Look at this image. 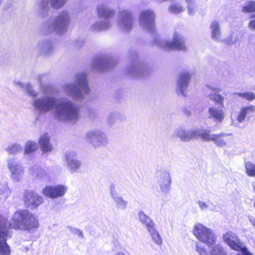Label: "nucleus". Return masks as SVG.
Wrapping results in <instances>:
<instances>
[{"label": "nucleus", "instance_id": "39", "mask_svg": "<svg viewBox=\"0 0 255 255\" xmlns=\"http://www.w3.org/2000/svg\"><path fill=\"white\" fill-rule=\"evenodd\" d=\"M67 0H50L51 6L56 9L62 7L66 3Z\"/></svg>", "mask_w": 255, "mask_h": 255}, {"label": "nucleus", "instance_id": "38", "mask_svg": "<svg viewBox=\"0 0 255 255\" xmlns=\"http://www.w3.org/2000/svg\"><path fill=\"white\" fill-rule=\"evenodd\" d=\"M246 173L250 176H255V164L251 162L246 163Z\"/></svg>", "mask_w": 255, "mask_h": 255}, {"label": "nucleus", "instance_id": "28", "mask_svg": "<svg viewBox=\"0 0 255 255\" xmlns=\"http://www.w3.org/2000/svg\"><path fill=\"white\" fill-rule=\"evenodd\" d=\"M210 27L212 38L215 40L219 41L221 35L219 22L217 20L213 21Z\"/></svg>", "mask_w": 255, "mask_h": 255}, {"label": "nucleus", "instance_id": "48", "mask_svg": "<svg viewBox=\"0 0 255 255\" xmlns=\"http://www.w3.org/2000/svg\"><path fill=\"white\" fill-rule=\"evenodd\" d=\"M211 89L215 91L216 93H219L222 91V89L217 87H209Z\"/></svg>", "mask_w": 255, "mask_h": 255}, {"label": "nucleus", "instance_id": "22", "mask_svg": "<svg viewBox=\"0 0 255 255\" xmlns=\"http://www.w3.org/2000/svg\"><path fill=\"white\" fill-rule=\"evenodd\" d=\"M190 77L191 75L188 72H183L178 79V92H180L184 96H186L185 92L188 87Z\"/></svg>", "mask_w": 255, "mask_h": 255}, {"label": "nucleus", "instance_id": "14", "mask_svg": "<svg viewBox=\"0 0 255 255\" xmlns=\"http://www.w3.org/2000/svg\"><path fill=\"white\" fill-rule=\"evenodd\" d=\"M64 161L67 169L71 173L78 172L82 166L81 161L77 158L74 151L66 152L64 154Z\"/></svg>", "mask_w": 255, "mask_h": 255}, {"label": "nucleus", "instance_id": "15", "mask_svg": "<svg viewBox=\"0 0 255 255\" xmlns=\"http://www.w3.org/2000/svg\"><path fill=\"white\" fill-rule=\"evenodd\" d=\"M201 128L185 130L181 128H176L174 130L172 136L178 137L182 141H188L193 138L198 137H201V134L202 132Z\"/></svg>", "mask_w": 255, "mask_h": 255}, {"label": "nucleus", "instance_id": "8", "mask_svg": "<svg viewBox=\"0 0 255 255\" xmlns=\"http://www.w3.org/2000/svg\"><path fill=\"white\" fill-rule=\"evenodd\" d=\"M86 141L95 148L106 146L108 143L106 134L100 129H93L86 132Z\"/></svg>", "mask_w": 255, "mask_h": 255}, {"label": "nucleus", "instance_id": "23", "mask_svg": "<svg viewBox=\"0 0 255 255\" xmlns=\"http://www.w3.org/2000/svg\"><path fill=\"white\" fill-rule=\"evenodd\" d=\"M209 117L216 122L222 123L225 118V112L222 107H211L208 109Z\"/></svg>", "mask_w": 255, "mask_h": 255}, {"label": "nucleus", "instance_id": "26", "mask_svg": "<svg viewBox=\"0 0 255 255\" xmlns=\"http://www.w3.org/2000/svg\"><path fill=\"white\" fill-rule=\"evenodd\" d=\"M38 47L42 53L49 56L54 51V47L49 41H44L38 44Z\"/></svg>", "mask_w": 255, "mask_h": 255}, {"label": "nucleus", "instance_id": "45", "mask_svg": "<svg viewBox=\"0 0 255 255\" xmlns=\"http://www.w3.org/2000/svg\"><path fill=\"white\" fill-rule=\"evenodd\" d=\"M251 19L249 24V27L252 29L255 30V15H252Z\"/></svg>", "mask_w": 255, "mask_h": 255}, {"label": "nucleus", "instance_id": "44", "mask_svg": "<svg viewBox=\"0 0 255 255\" xmlns=\"http://www.w3.org/2000/svg\"><path fill=\"white\" fill-rule=\"evenodd\" d=\"M188 13L189 15H193L197 9V5L195 3L192 4H188L187 5Z\"/></svg>", "mask_w": 255, "mask_h": 255}, {"label": "nucleus", "instance_id": "9", "mask_svg": "<svg viewBox=\"0 0 255 255\" xmlns=\"http://www.w3.org/2000/svg\"><path fill=\"white\" fill-rule=\"evenodd\" d=\"M155 13L151 9L141 11L139 15V23L145 30L153 33L155 30Z\"/></svg>", "mask_w": 255, "mask_h": 255}, {"label": "nucleus", "instance_id": "50", "mask_svg": "<svg viewBox=\"0 0 255 255\" xmlns=\"http://www.w3.org/2000/svg\"><path fill=\"white\" fill-rule=\"evenodd\" d=\"M115 255H127L125 254V253H124L123 252H119L117 253Z\"/></svg>", "mask_w": 255, "mask_h": 255}, {"label": "nucleus", "instance_id": "13", "mask_svg": "<svg viewBox=\"0 0 255 255\" xmlns=\"http://www.w3.org/2000/svg\"><path fill=\"white\" fill-rule=\"evenodd\" d=\"M68 190V187L65 185L58 184L55 186H47L42 190V194L51 199L62 197Z\"/></svg>", "mask_w": 255, "mask_h": 255}, {"label": "nucleus", "instance_id": "36", "mask_svg": "<svg viewBox=\"0 0 255 255\" xmlns=\"http://www.w3.org/2000/svg\"><path fill=\"white\" fill-rule=\"evenodd\" d=\"M38 145L37 143L33 141H27L24 146V154H30L37 150Z\"/></svg>", "mask_w": 255, "mask_h": 255}, {"label": "nucleus", "instance_id": "32", "mask_svg": "<svg viewBox=\"0 0 255 255\" xmlns=\"http://www.w3.org/2000/svg\"><path fill=\"white\" fill-rule=\"evenodd\" d=\"M184 9L185 8L182 4L178 2H171L168 7L169 12L174 14H179L183 12Z\"/></svg>", "mask_w": 255, "mask_h": 255}, {"label": "nucleus", "instance_id": "2", "mask_svg": "<svg viewBox=\"0 0 255 255\" xmlns=\"http://www.w3.org/2000/svg\"><path fill=\"white\" fill-rule=\"evenodd\" d=\"M39 221L34 214L27 209H19L12 215L10 221L0 214V255H10V246L6 242L9 228L22 231L37 229Z\"/></svg>", "mask_w": 255, "mask_h": 255}, {"label": "nucleus", "instance_id": "1", "mask_svg": "<svg viewBox=\"0 0 255 255\" xmlns=\"http://www.w3.org/2000/svg\"><path fill=\"white\" fill-rule=\"evenodd\" d=\"M46 75L38 74L36 79L40 85L41 90L43 93L42 97L36 98L38 93L28 83H23L14 81V84L24 90L30 96L35 98L32 101V106L35 113L38 116L45 115L52 110H54L56 118L61 121H67L72 124L76 123L80 117V109L72 101L67 98L56 99L51 94L53 89L50 86H43L42 83Z\"/></svg>", "mask_w": 255, "mask_h": 255}, {"label": "nucleus", "instance_id": "51", "mask_svg": "<svg viewBox=\"0 0 255 255\" xmlns=\"http://www.w3.org/2000/svg\"><path fill=\"white\" fill-rule=\"evenodd\" d=\"M251 222H252L253 225L255 226V219H251Z\"/></svg>", "mask_w": 255, "mask_h": 255}, {"label": "nucleus", "instance_id": "37", "mask_svg": "<svg viewBox=\"0 0 255 255\" xmlns=\"http://www.w3.org/2000/svg\"><path fill=\"white\" fill-rule=\"evenodd\" d=\"M210 100L224 107V97L217 93L211 94L208 95Z\"/></svg>", "mask_w": 255, "mask_h": 255}, {"label": "nucleus", "instance_id": "17", "mask_svg": "<svg viewBox=\"0 0 255 255\" xmlns=\"http://www.w3.org/2000/svg\"><path fill=\"white\" fill-rule=\"evenodd\" d=\"M109 194L117 209L125 210L127 208L128 201L118 193L114 183H111L109 186Z\"/></svg>", "mask_w": 255, "mask_h": 255}, {"label": "nucleus", "instance_id": "24", "mask_svg": "<svg viewBox=\"0 0 255 255\" xmlns=\"http://www.w3.org/2000/svg\"><path fill=\"white\" fill-rule=\"evenodd\" d=\"M39 143L44 152H51L52 150L53 147L50 143V138L48 133H44L40 136Z\"/></svg>", "mask_w": 255, "mask_h": 255}, {"label": "nucleus", "instance_id": "40", "mask_svg": "<svg viewBox=\"0 0 255 255\" xmlns=\"http://www.w3.org/2000/svg\"><path fill=\"white\" fill-rule=\"evenodd\" d=\"M195 249L199 255H208V253L205 247L198 243L195 244Z\"/></svg>", "mask_w": 255, "mask_h": 255}, {"label": "nucleus", "instance_id": "53", "mask_svg": "<svg viewBox=\"0 0 255 255\" xmlns=\"http://www.w3.org/2000/svg\"><path fill=\"white\" fill-rule=\"evenodd\" d=\"M1 0H0V4H1Z\"/></svg>", "mask_w": 255, "mask_h": 255}, {"label": "nucleus", "instance_id": "49", "mask_svg": "<svg viewBox=\"0 0 255 255\" xmlns=\"http://www.w3.org/2000/svg\"><path fill=\"white\" fill-rule=\"evenodd\" d=\"M185 2L187 3V5L188 4H192L195 3V0H185Z\"/></svg>", "mask_w": 255, "mask_h": 255}, {"label": "nucleus", "instance_id": "27", "mask_svg": "<svg viewBox=\"0 0 255 255\" xmlns=\"http://www.w3.org/2000/svg\"><path fill=\"white\" fill-rule=\"evenodd\" d=\"M255 112V107L254 106H250L243 108L238 117L237 120L240 123L243 122L247 116L253 114Z\"/></svg>", "mask_w": 255, "mask_h": 255}, {"label": "nucleus", "instance_id": "7", "mask_svg": "<svg viewBox=\"0 0 255 255\" xmlns=\"http://www.w3.org/2000/svg\"><path fill=\"white\" fill-rule=\"evenodd\" d=\"M154 44L166 50L172 49L184 50L186 49L183 37L176 32L174 33L172 41L158 38L155 41Z\"/></svg>", "mask_w": 255, "mask_h": 255}, {"label": "nucleus", "instance_id": "18", "mask_svg": "<svg viewBox=\"0 0 255 255\" xmlns=\"http://www.w3.org/2000/svg\"><path fill=\"white\" fill-rule=\"evenodd\" d=\"M228 135L229 134L224 132L219 134H211L209 131L202 129L201 138L205 141H213L217 146L221 147L226 146V141L223 137Z\"/></svg>", "mask_w": 255, "mask_h": 255}, {"label": "nucleus", "instance_id": "21", "mask_svg": "<svg viewBox=\"0 0 255 255\" xmlns=\"http://www.w3.org/2000/svg\"><path fill=\"white\" fill-rule=\"evenodd\" d=\"M224 241L233 249L240 251L243 249L239 244V241L236 235L231 231L225 233L223 236Z\"/></svg>", "mask_w": 255, "mask_h": 255}, {"label": "nucleus", "instance_id": "42", "mask_svg": "<svg viewBox=\"0 0 255 255\" xmlns=\"http://www.w3.org/2000/svg\"><path fill=\"white\" fill-rule=\"evenodd\" d=\"M67 228L72 234L77 235L79 238L81 239L84 238V235L82 231L79 229L71 226H68Z\"/></svg>", "mask_w": 255, "mask_h": 255}, {"label": "nucleus", "instance_id": "12", "mask_svg": "<svg viewBox=\"0 0 255 255\" xmlns=\"http://www.w3.org/2000/svg\"><path fill=\"white\" fill-rule=\"evenodd\" d=\"M116 64L115 58L109 56H101L95 58L92 64L94 71H104Z\"/></svg>", "mask_w": 255, "mask_h": 255}, {"label": "nucleus", "instance_id": "5", "mask_svg": "<svg viewBox=\"0 0 255 255\" xmlns=\"http://www.w3.org/2000/svg\"><path fill=\"white\" fill-rule=\"evenodd\" d=\"M96 11L99 18L103 19L93 24L91 30L93 31H102L110 28L113 24L112 18L115 15L114 9L106 3H101L97 6Z\"/></svg>", "mask_w": 255, "mask_h": 255}, {"label": "nucleus", "instance_id": "3", "mask_svg": "<svg viewBox=\"0 0 255 255\" xmlns=\"http://www.w3.org/2000/svg\"><path fill=\"white\" fill-rule=\"evenodd\" d=\"M87 74L84 72L78 73L75 76L74 83H66L63 87L64 93L77 101L84 99L89 94Z\"/></svg>", "mask_w": 255, "mask_h": 255}, {"label": "nucleus", "instance_id": "16", "mask_svg": "<svg viewBox=\"0 0 255 255\" xmlns=\"http://www.w3.org/2000/svg\"><path fill=\"white\" fill-rule=\"evenodd\" d=\"M23 201L25 205L30 209L37 208L44 201L42 196L31 191L24 192Z\"/></svg>", "mask_w": 255, "mask_h": 255}, {"label": "nucleus", "instance_id": "41", "mask_svg": "<svg viewBox=\"0 0 255 255\" xmlns=\"http://www.w3.org/2000/svg\"><path fill=\"white\" fill-rule=\"evenodd\" d=\"M243 10L246 12L255 11V2L250 1L247 3L243 7Z\"/></svg>", "mask_w": 255, "mask_h": 255}, {"label": "nucleus", "instance_id": "10", "mask_svg": "<svg viewBox=\"0 0 255 255\" xmlns=\"http://www.w3.org/2000/svg\"><path fill=\"white\" fill-rule=\"evenodd\" d=\"M7 167L10 173V177L12 180L18 182L21 180L24 168L16 158L12 157L7 160Z\"/></svg>", "mask_w": 255, "mask_h": 255}, {"label": "nucleus", "instance_id": "34", "mask_svg": "<svg viewBox=\"0 0 255 255\" xmlns=\"http://www.w3.org/2000/svg\"><path fill=\"white\" fill-rule=\"evenodd\" d=\"M11 193V189L8 186V182L5 180H0V195H3L5 198L9 197Z\"/></svg>", "mask_w": 255, "mask_h": 255}, {"label": "nucleus", "instance_id": "29", "mask_svg": "<svg viewBox=\"0 0 255 255\" xmlns=\"http://www.w3.org/2000/svg\"><path fill=\"white\" fill-rule=\"evenodd\" d=\"M138 217L140 222L146 227L147 230L155 225L152 220L143 211L138 212Z\"/></svg>", "mask_w": 255, "mask_h": 255}, {"label": "nucleus", "instance_id": "35", "mask_svg": "<svg viewBox=\"0 0 255 255\" xmlns=\"http://www.w3.org/2000/svg\"><path fill=\"white\" fill-rule=\"evenodd\" d=\"M210 253L211 255H226V253L222 246L219 244H214L211 247Z\"/></svg>", "mask_w": 255, "mask_h": 255}, {"label": "nucleus", "instance_id": "30", "mask_svg": "<svg viewBox=\"0 0 255 255\" xmlns=\"http://www.w3.org/2000/svg\"><path fill=\"white\" fill-rule=\"evenodd\" d=\"M147 230L153 242L157 246H161L162 244V240L159 233L156 230L155 225Z\"/></svg>", "mask_w": 255, "mask_h": 255}, {"label": "nucleus", "instance_id": "33", "mask_svg": "<svg viewBox=\"0 0 255 255\" xmlns=\"http://www.w3.org/2000/svg\"><path fill=\"white\" fill-rule=\"evenodd\" d=\"M5 151L9 154L15 155L20 153L22 150V146L18 143H13L8 145L5 149Z\"/></svg>", "mask_w": 255, "mask_h": 255}, {"label": "nucleus", "instance_id": "11", "mask_svg": "<svg viewBox=\"0 0 255 255\" xmlns=\"http://www.w3.org/2000/svg\"><path fill=\"white\" fill-rule=\"evenodd\" d=\"M134 20L130 11L124 9L120 11L118 16L119 28L125 32L129 31L133 27Z\"/></svg>", "mask_w": 255, "mask_h": 255}, {"label": "nucleus", "instance_id": "25", "mask_svg": "<svg viewBox=\"0 0 255 255\" xmlns=\"http://www.w3.org/2000/svg\"><path fill=\"white\" fill-rule=\"evenodd\" d=\"M30 174L34 177L45 180L48 179V176L46 172L38 166L34 165L29 168Z\"/></svg>", "mask_w": 255, "mask_h": 255}, {"label": "nucleus", "instance_id": "6", "mask_svg": "<svg viewBox=\"0 0 255 255\" xmlns=\"http://www.w3.org/2000/svg\"><path fill=\"white\" fill-rule=\"evenodd\" d=\"M193 233L199 241L208 247L214 245L217 240L213 231L200 223L194 225Z\"/></svg>", "mask_w": 255, "mask_h": 255}, {"label": "nucleus", "instance_id": "47", "mask_svg": "<svg viewBox=\"0 0 255 255\" xmlns=\"http://www.w3.org/2000/svg\"><path fill=\"white\" fill-rule=\"evenodd\" d=\"M237 255H252L246 249H242V253H239Z\"/></svg>", "mask_w": 255, "mask_h": 255}, {"label": "nucleus", "instance_id": "20", "mask_svg": "<svg viewBox=\"0 0 255 255\" xmlns=\"http://www.w3.org/2000/svg\"><path fill=\"white\" fill-rule=\"evenodd\" d=\"M148 68L142 63L132 64L127 70V73L134 78H139L147 74Z\"/></svg>", "mask_w": 255, "mask_h": 255}, {"label": "nucleus", "instance_id": "43", "mask_svg": "<svg viewBox=\"0 0 255 255\" xmlns=\"http://www.w3.org/2000/svg\"><path fill=\"white\" fill-rule=\"evenodd\" d=\"M238 95L249 101H252L255 98V95L253 93H238Z\"/></svg>", "mask_w": 255, "mask_h": 255}, {"label": "nucleus", "instance_id": "31", "mask_svg": "<svg viewBox=\"0 0 255 255\" xmlns=\"http://www.w3.org/2000/svg\"><path fill=\"white\" fill-rule=\"evenodd\" d=\"M49 0H40L38 3V12L41 17H45L48 14L49 11Z\"/></svg>", "mask_w": 255, "mask_h": 255}, {"label": "nucleus", "instance_id": "19", "mask_svg": "<svg viewBox=\"0 0 255 255\" xmlns=\"http://www.w3.org/2000/svg\"><path fill=\"white\" fill-rule=\"evenodd\" d=\"M155 177L161 191L164 193L167 192L170 189L171 183L169 172L164 170L157 171Z\"/></svg>", "mask_w": 255, "mask_h": 255}, {"label": "nucleus", "instance_id": "4", "mask_svg": "<svg viewBox=\"0 0 255 255\" xmlns=\"http://www.w3.org/2000/svg\"><path fill=\"white\" fill-rule=\"evenodd\" d=\"M70 18L69 12L64 10L54 18L46 21L42 25V30L47 34L53 32L58 34H64L68 28Z\"/></svg>", "mask_w": 255, "mask_h": 255}, {"label": "nucleus", "instance_id": "46", "mask_svg": "<svg viewBox=\"0 0 255 255\" xmlns=\"http://www.w3.org/2000/svg\"><path fill=\"white\" fill-rule=\"evenodd\" d=\"M198 203L200 208L202 210H205L208 208L207 204L203 201H199Z\"/></svg>", "mask_w": 255, "mask_h": 255}, {"label": "nucleus", "instance_id": "52", "mask_svg": "<svg viewBox=\"0 0 255 255\" xmlns=\"http://www.w3.org/2000/svg\"><path fill=\"white\" fill-rule=\"evenodd\" d=\"M253 187L254 191H255V182H254V183L253 184Z\"/></svg>", "mask_w": 255, "mask_h": 255}]
</instances>
